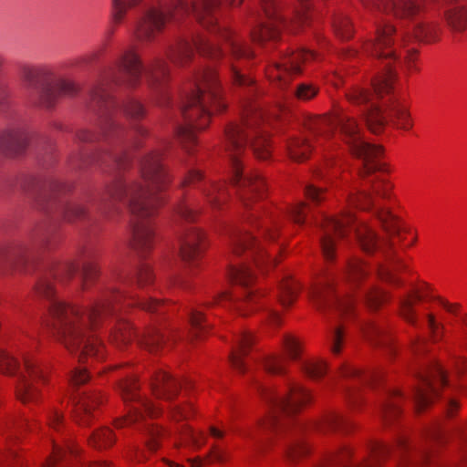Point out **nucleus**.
Masks as SVG:
<instances>
[{
  "label": "nucleus",
  "instance_id": "nucleus-1",
  "mask_svg": "<svg viewBox=\"0 0 467 467\" xmlns=\"http://www.w3.org/2000/svg\"><path fill=\"white\" fill-rule=\"evenodd\" d=\"M263 112L255 103L244 106L241 123L231 122L224 130L225 150L231 159V183L237 187V195L243 206L251 210L244 220L261 229L265 242L274 243L280 234L281 222L267 212L265 205L258 203L266 197L267 182L257 171L243 176L244 165L240 160L246 149L247 138L253 136L251 148L258 161L271 160L273 143L270 135L262 129Z\"/></svg>",
  "mask_w": 467,
  "mask_h": 467
},
{
  "label": "nucleus",
  "instance_id": "nucleus-2",
  "mask_svg": "<svg viewBox=\"0 0 467 467\" xmlns=\"http://www.w3.org/2000/svg\"><path fill=\"white\" fill-rule=\"evenodd\" d=\"M169 304L170 301L166 300L141 298L119 290H112L103 294L89 307L87 317L84 308L78 305L64 301L53 302L48 308L51 320L47 327L54 339L70 354H77L84 343L78 356L79 363H85L88 358L102 361L106 358V347L98 337L88 335V330H97L107 317L122 307L163 313Z\"/></svg>",
  "mask_w": 467,
  "mask_h": 467
},
{
  "label": "nucleus",
  "instance_id": "nucleus-3",
  "mask_svg": "<svg viewBox=\"0 0 467 467\" xmlns=\"http://www.w3.org/2000/svg\"><path fill=\"white\" fill-rule=\"evenodd\" d=\"M161 161V152H151L141 161L142 182H133L127 185L119 180L109 185L106 192L113 204L129 199V209L133 215L130 246L141 256H147L154 249L156 225L152 217L164 204V199L160 192L172 182V177Z\"/></svg>",
  "mask_w": 467,
  "mask_h": 467
},
{
  "label": "nucleus",
  "instance_id": "nucleus-4",
  "mask_svg": "<svg viewBox=\"0 0 467 467\" xmlns=\"http://www.w3.org/2000/svg\"><path fill=\"white\" fill-rule=\"evenodd\" d=\"M376 216L389 234V238H380L367 223L357 222L354 223L357 242L365 254L372 255L379 253L382 255L384 261L379 263L376 268L379 280L394 288H402L406 282L400 275L409 273L410 267L403 259L397 255L393 238L397 236L399 242L403 244L405 235H410L411 242L404 245L407 248L412 247L418 241L417 230L407 225L387 208L379 209Z\"/></svg>",
  "mask_w": 467,
  "mask_h": 467
},
{
  "label": "nucleus",
  "instance_id": "nucleus-5",
  "mask_svg": "<svg viewBox=\"0 0 467 467\" xmlns=\"http://www.w3.org/2000/svg\"><path fill=\"white\" fill-rule=\"evenodd\" d=\"M194 81L196 89L187 98L182 110L185 124L177 130V138L188 154H192L197 145L195 130H205L213 116L223 114L228 109L217 69L202 68L196 73Z\"/></svg>",
  "mask_w": 467,
  "mask_h": 467
},
{
  "label": "nucleus",
  "instance_id": "nucleus-6",
  "mask_svg": "<svg viewBox=\"0 0 467 467\" xmlns=\"http://www.w3.org/2000/svg\"><path fill=\"white\" fill-rule=\"evenodd\" d=\"M222 0H172L166 8L153 6L147 10L139 22L135 36L142 42H150L163 30L170 19H181L193 14L198 23L208 30H213L218 22L217 13Z\"/></svg>",
  "mask_w": 467,
  "mask_h": 467
},
{
  "label": "nucleus",
  "instance_id": "nucleus-7",
  "mask_svg": "<svg viewBox=\"0 0 467 467\" xmlns=\"http://www.w3.org/2000/svg\"><path fill=\"white\" fill-rule=\"evenodd\" d=\"M370 275L369 264L361 258L350 257L344 269L345 281L352 287L351 293L342 296L336 295L335 279L328 274L319 277L311 289V298L318 309L334 307L340 317L348 321L357 317V292Z\"/></svg>",
  "mask_w": 467,
  "mask_h": 467
},
{
  "label": "nucleus",
  "instance_id": "nucleus-8",
  "mask_svg": "<svg viewBox=\"0 0 467 467\" xmlns=\"http://www.w3.org/2000/svg\"><path fill=\"white\" fill-rule=\"evenodd\" d=\"M432 286L425 282L413 285L399 301V316L407 324L418 327L420 324L418 306L424 301L436 302L448 315L458 318L462 342L467 351V313L461 303L451 302L446 297L432 295ZM455 372L459 376H467V358H457L454 362Z\"/></svg>",
  "mask_w": 467,
  "mask_h": 467
},
{
  "label": "nucleus",
  "instance_id": "nucleus-9",
  "mask_svg": "<svg viewBox=\"0 0 467 467\" xmlns=\"http://www.w3.org/2000/svg\"><path fill=\"white\" fill-rule=\"evenodd\" d=\"M262 400L265 402L267 411L258 424L264 430L278 432L282 426V415L300 413L314 401L312 391L300 383L288 385L285 395H280L275 386H262L259 389Z\"/></svg>",
  "mask_w": 467,
  "mask_h": 467
},
{
  "label": "nucleus",
  "instance_id": "nucleus-10",
  "mask_svg": "<svg viewBox=\"0 0 467 467\" xmlns=\"http://www.w3.org/2000/svg\"><path fill=\"white\" fill-rule=\"evenodd\" d=\"M375 205L376 202L371 192L360 190L348 195L347 208L338 215L324 216L320 224L322 230L320 247L327 262H334L337 258V242L332 234L338 239L346 238L348 236L351 227L358 222L356 214L348 209L355 208L367 212Z\"/></svg>",
  "mask_w": 467,
  "mask_h": 467
},
{
  "label": "nucleus",
  "instance_id": "nucleus-11",
  "mask_svg": "<svg viewBox=\"0 0 467 467\" xmlns=\"http://www.w3.org/2000/svg\"><path fill=\"white\" fill-rule=\"evenodd\" d=\"M120 78L112 79L116 85L137 88L140 85L145 73L151 88H162L170 79V68L167 62L160 57L154 58L145 68L142 59L135 47L126 49L117 61Z\"/></svg>",
  "mask_w": 467,
  "mask_h": 467
},
{
  "label": "nucleus",
  "instance_id": "nucleus-12",
  "mask_svg": "<svg viewBox=\"0 0 467 467\" xmlns=\"http://www.w3.org/2000/svg\"><path fill=\"white\" fill-rule=\"evenodd\" d=\"M140 384L136 375H130L120 379L118 383V391L124 402H136L131 406L127 414L117 418L113 425L117 429H122L136 423L142 422L146 418L158 419L163 414V408L140 394Z\"/></svg>",
  "mask_w": 467,
  "mask_h": 467
},
{
  "label": "nucleus",
  "instance_id": "nucleus-13",
  "mask_svg": "<svg viewBox=\"0 0 467 467\" xmlns=\"http://www.w3.org/2000/svg\"><path fill=\"white\" fill-rule=\"evenodd\" d=\"M410 109V104L406 96H394L382 108L375 106L367 112V127L374 134L383 132L387 125L409 131L414 125Z\"/></svg>",
  "mask_w": 467,
  "mask_h": 467
},
{
  "label": "nucleus",
  "instance_id": "nucleus-14",
  "mask_svg": "<svg viewBox=\"0 0 467 467\" xmlns=\"http://www.w3.org/2000/svg\"><path fill=\"white\" fill-rule=\"evenodd\" d=\"M321 60L318 53L306 48H287L279 61L268 65L265 75L268 80L280 89L286 88L293 79L304 73L305 67Z\"/></svg>",
  "mask_w": 467,
  "mask_h": 467
},
{
  "label": "nucleus",
  "instance_id": "nucleus-15",
  "mask_svg": "<svg viewBox=\"0 0 467 467\" xmlns=\"http://www.w3.org/2000/svg\"><path fill=\"white\" fill-rule=\"evenodd\" d=\"M230 247L234 255L241 256L244 253L253 258L255 267L262 273L275 268L284 258L285 248L278 250L266 247L265 243L258 242L248 232L235 230L230 236Z\"/></svg>",
  "mask_w": 467,
  "mask_h": 467
},
{
  "label": "nucleus",
  "instance_id": "nucleus-16",
  "mask_svg": "<svg viewBox=\"0 0 467 467\" xmlns=\"http://www.w3.org/2000/svg\"><path fill=\"white\" fill-rule=\"evenodd\" d=\"M21 75L33 92L39 96V104L51 107L56 99L61 95H73L78 91L77 85L69 80L53 82L51 73L46 67L23 66Z\"/></svg>",
  "mask_w": 467,
  "mask_h": 467
},
{
  "label": "nucleus",
  "instance_id": "nucleus-17",
  "mask_svg": "<svg viewBox=\"0 0 467 467\" xmlns=\"http://www.w3.org/2000/svg\"><path fill=\"white\" fill-rule=\"evenodd\" d=\"M305 125L317 140L331 139L337 129L339 128L342 140L349 147L350 150L353 149L354 144L348 141L345 128L348 133L355 132L359 138L362 135L357 119L349 116L339 107L334 108L329 113L308 119Z\"/></svg>",
  "mask_w": 467,
  "mask_h": 467
},
{
  "label": "nucleus",
  "instance_id": "nucleus-18",
  "mask_svg": "<svg viewBox=\"0 0 467 467\" xmlns=\"http://www.w3.org/2000/svg\"><path fill=\"white\" fill-rule=\"evenodd\" d=\"M24 374H21L15 386V396L21 403L36 404L42 399L39 386L49 382L50 368L31 356H25Z\"/></svg>",
  "mask_w": 467,
  "mask_h": 467
},
{
  "label": "nucleus",
  "instance_id": "nucleus-19",
  "mask_svg": "<svg viewBox=\"0 0 467 467\" xmlns=\"http://www.w3.org/2000/svg\"><path fill=\"white\" fill-rule=\"evenodd\" d=\"M220 36L225 41L230 42L231 45L232 61L229 68V81L232 87L246 88L254 96L262 95L263 91L254 78L250 74L244 73L239 65L241 60H250L254 58V52L246 43L237 40L230 29H221Z\"/></svg>",
  "mask_w": 467,
  "mask_h": 467
},
{
  "label": "nucleus",
  "instance_id": "nucleus-20",
  "mask_svg": "<svg viewBox=\"0 0 467 467\" xmlns=\"http://www.w3.org/2000/svg\"><path fill=\"white\" fill-rule=\"evenodd\" d=\"M418 379L414 400L416 411L421 413L440 397L447 384V374L441 365L433 360L418 373Z\"/></svg>",
  "mask_w": 467,
  "mask_h": 467
},
{
  "label": "nucleus",
  "instance_id": "nucleus-21",
  "mask_svg": "<svg viewBox=\"0 0 467 467\" xmlns=\"http://www.w3.org/2000/svg\"><path fill=\"white\" fill-rule=\"evenodd\" d=\"M347 132V140L351 144H354L351 153L363 161L362 168L358 171L361 178H366L376 171L390 173L392 171L389 164L387 162L379 161L380 158L384 155V147L382 145L371 144L365 142L362 135L358 137L357 133Z\"/></svg>",
  "mask_w": 467,
  "mask_h": 467
},
{
  "label": "nucleus",
  "instance_id": "nucleus-22",
  "mask_svg": "<svg viewBox=\"0 0 467 467\" xmlns=\"http://www.w3.org/2000/svg\"><path fill=\"white\" fill-rule=\"evenodd\" d=\"M260 5L267 21L260 22L254 26L250 36L253 42L263 46L268 42H275L280 39L284 18L276 0H261Z\"/></svg>",
  "mask_w": 467,
  "mask_h": 467
},
{
  "label": "nucleus",
  "instance_id": "nucleus-23",
  "mask_svg": "<svg viewBox=\"0 0 467 467\" xmlns=\"http://www.w3.org/2000/svg\"><path fill=\"white\" fill-rule=\"evenodd\" d=\"M396 26L390 22L379 25L376 29L374 40H368L362 45V52L367 56L377 58H394L397 55L394 49Z\"/></svg>",
  "mask_w": 467,
  "mask_h": 467
},
{
  "label": "nucleus",
  "instance_id": "nucleus-24",
  "mask_svg": "<svg viewBox=\"0 0 467 467\" xmlns=\"http://www.w3.org/2000/svg\"><path fill=\"white\" fill-rule=\"evenodd\" d=\"M79 264L76 261L57 263L36 282V292L44 297L51 298L55 296L56 289L52 280L60 284H67L74 278L78 271Z\"/></svg>",
  "mask_w": 467,
  "mask_h": 467
},
{
  "label": "nucleus",
  "instance_id": "nucleus-25",
  "mask_svg": "<svg viewBox=\"0 0 467 467\" xmlns=\"http://www.w3.org/2000/svg\"><path fill=\"white\" fill-rule=\"evenodd\" d=\"M107 401V395L100 390H88L81 393L74 405L72 417L80 426H89L98 410Z\"/></svg>",
  "mask_w": 467,
  "mask_h": 467
},
{
  "label": "nucleus",
  "instance_id": "nucleus-26",
  "mask_svg": "<svg viewBox=\"0 0 467 467\" xmlns=\"http://www.w3.org/2000/svg\"><path fill=\"white\" fill-rule=\"evenodd\" d=\"M208 248L206 233L197 227L188 228L180 238L179 255L186 263L200 260Z\"/></svg>",
  "mask_w": 467,
  "mask_h": 467
},
{
  "label": "nucleus",
  "instance_id": "nucleus-27",
  "mask_svg": "<svg viewBox=\"0 0 467 467\" xmlns=\"http://www.w3.org/2000/svg\"><path fill=\"white\" fill-rule=\"evenodd\" d=\"M83 450L71 438L62 441L52 439V451L42 463V467H56L63 463V467H78V458L80 457Z\"/></svg>",
  "mask_w": 467,
  "mask_h": 467
},
{
  "label": "nucleus",
  "instance_id": "nucleus-28",
  "mask_svg": "<svg viewBox=\"0 0 467 467\" xmlns=\"http://www.w3.org/2000/svg\"><path fill=\"white\" fill-rule=\"evenodd\" d=\"M178 339V332L173 329L161 330L155 326H148L138 337V345L150 353L157 354L171 348Z\"/></svg>",
  "mask_w": 467,
  "mask_h": 467
},
{
  "label": "nucleus",
  "instance_id": "nucleus-29",
  "mask_svg": "<svg viewBox=\"0 0 467 467\" xmlns=\"http://www.w3.org/2000/svg\"><path fill=\"white\" fill-rule=\"evenodd\" d=\"M36 421H29L25 419H15L9 417L1 426L2 435L5 439V451L0 449V464H2L7 458V456L16 459L19 457L18 452L12 448L13 440H17V434L20 433L24 429L28 431L34 430Z\"/></svg>",
  "mask_w": 467,
  "mask_h": 467
},
{
  "label": "nucleus",
  "instance_id": "nucleus-30",
  "mask_svg": "<svg viewBox=\"0 0 467 467\" xmlns=\"http://www.w3.org/2000/svg\"><path fill=\"white\" fill-rule=\"evenodd\" d=\"M151 395L156 400L171 401L176 399L182 389L179 381L163 370H157L150 382Z\"/></svg>",
  "mask_w": 467,
  "mask_h": 467
},
{
  "label": "nucleus",
  "instance_id": "nucleus-31",
  "mask_svg": "<svg viewBox=\"0 0 467 467\" xmlns=\"http://www.w3.org/2000/svg\"><path fill=\"white\" fill-rule=\"evenodd\" d=\"M315 429L324 434L337 431L349 433L354 430V425L340 412L328 410L315 422Z\"/></svg>",
  "mask_w": 467,
  "mask_h": 467
},
{
  "label": "nucleus",
  "instance_id": "nucleus-32",
  "mask_svg": "<svg viewBox=\"0 0 467 467\" xmlns=\"http://www.w3.org/2000/svg\"><path fill=\"white\" fill-rule=\"evenodd\" d=\"M200 192L205 203L214 211L222 210L230 198L225 182H204L201 186Z\"/></svg>",
  "mask_w": 467,
  "mask_h": 467
},
{
  "label": "nucleus",
  "instance_id": "nucleus-33",
  "mask_svg": "<svg viewBox=\"0 0 467 467\" xmlns=\"http://www.w3.org/2000/svg\"><path fill=\"white\" fill-rule=\"evenodd\" d=\"M137 337L134 325L127 319H119L110 329L109 342L119 350H126Z\"/></svg>",
  "mask_w": 467,
  "mask_h": 467
},
{
  "label": "nucleus",
  "instance_id": "nucleus-34",
  "mask_svg": "<svg viewBox=\"0 0 467 467\" xmlns=\"http://www.w3.org/2000/svg\"><path fill=\"white\" fill-rule=\"evenodd\" d=\"M441 34V26L435 22L417 23L412 30V35L404 34L401 41L404 45L410 43L412 39L424 44H432L439 41Z\"/></svg>",
  "mask_w": 467,
  "mask_h": 467
},
{
  "label": "nucleus",
  "instance_id": "nucleus-35",
  "mask_svg": "<svg viewBox=\"0 0 467 467\" xmlns=\"http://www.w3.org/2000/svg\"><path fill=\"white\" fill-rule=\"evenodd\" d=\"M254 344L255 337L252 333L244 331L239 336L237 346L230 355V362L233 368L241 374L246 371L244 358L248 356Z\"/></svg>",
  "mask_w": 467,
  "mask_h": 467
},
{
  "label": "nucleus",
  "instance_id": "nucleus-36",
  "mask_svg": "<svg viewBox=\"0 0 467 467\" xmlns=\"http://www.w3.org/2000/svg\"><path fill=\"white\" fill-rule=\"evenodd\" d=\"M360 331L365 340L376 347L389 348L393 351V337L385 329L379 327L372 321H367L361 325Z\"/></svg>",
  "mask_w": 467,
  "mask_h": 467
},
{
  "label": "nucleus",
  "instance_id": "nucleus-37",
  "mask_svg": "<svg viewBox=\"0 0 467 467\" xmlns=\"http://www.w3.org/2000/svg\"><path fill=\"white\" fill-rule=\"evenodd\" d=\"M312 453V448L305 438L292 440L285 447V461L290 466H297Z\"/></svg>",
  "mask_w": 467,
  "mask_h": 467
},
{
  "label": "nucleus",
  "instance_id": "nucleus-38",
  "mask_svg": "<svg viewBox=\"0 0 467 467\" xmlns=\"http://www.w3.org/2000/svg\"><path fill=\"white\" fill-rule=\"evenodd\" d=\"M302 290L300 283L292 275H285L278 284L277 298L284 307L291 306L298 298Z\"/></svg>",
  "mask_w": 467,
  "mask_h": 467
},
{
  "label": "nucleus",
  "instance_id": "nucleus-39",
  "mask_svg": "<svg viewBox=\"0 0 467 467\" xmlns=\"http://www.w3.org/2000/svg\"><path fill=\"white\" fill-rule=\"evenodd\" d=\"M207 441V436L202 431H196L190 425H183L179 431V440L175 448H188L192 451H200Z\"/></svg>",
  "mask_w": 467,
  "mask_h": 467
},
{
  "label": "nucleus",
  "instance_id": "nucleus-40",
  "mask_svg": "<svg viewBox=\"0 0 467 467\" xmlns=\"http://www.w3.org/2000/svg\"><path fill=\"white\" fill-rule=\"evenodd\" d=\"M422 321L432 343H439L444 339L446 327L442 320V316L435 311V309L428 308L422 316Z\"/></svg>",
  "mask_w": 467,
  "mask_h": 467
},
{
  "label": "nucleus",
  "instance_id": "nucleus-41",
  "mask_svg": "<svg viewBox=\"0 0 467 467\" xmlns=\"http://www.w3.org/2000/svg\"><path fill=\"white\" fill-rule=\"evenodd\" d=\"M312 150V144L302 135L292 136L287 140L286 151L293 161L303 162L308 160Z\"/></svg>",
  "mask_w": 467,
  "mask_h": 467
},
{
  "label": "nucleus",
  "instance_id": "nucleus-42",
  "mask_svg": "<svg viewBox=\"0 0 467 467\" xmlns=\"http://www.w3.org/2000/svg\"><path fill=\"white\" fill-rule=\"evenodd\" d=\"M392 300L389 291L378 285H370L364 293L363 301L368 310L377 312Z\"/></svg>",
  "mask_w": 467,
  "mask_h": 467
},
{
  "label": "nucleus",
  "instance_id": "nucleus-43",
  "mask_svg": "<svg viewBox=\"0 0 467 467\" xmlns=\"http://www.w3.org/2000/svg\"><path fill=\"white\" fill-rule=\"evenodd\" d=\"M166 56L175 66H187L192 61L194 57L192 45L186 39H181L168 49Z\"/></svg>",
  "mask_w": 467,
  "mask_h": 467
},
{
  "label": "nucleus",
  "instance_id": "nucleus-44",
  "mask_svg": "<svg viewBox=\"0 0 467 467\" xmlns=\"http://www.w3.org/2000/svg\"><path fill=\"white\" fill-rule=\"evenodd\" d=\"M6 261L11 265L14 273H26L30 262L29 249L24 244H16L6 252Z\"/></svg>",
  "mask_w": 467,
  "mask_h": 467
},
{
  "label": "nucleus",
  "instance_id": "nucleus-45",
  "mask_svg": "<svg viewBox=\"0 0 467 467\" xmlns=\"http://www.w3.org/2000/svg\"><path fill=\"white\" fill-rule=\"evenodd\" d=\"M401 401L402 394L399 389L389 392L380 412L381 420L384 425H390L401 415Z\"/></svg>",
  "mask_w": 467,
  "mask_h": 467
},
{
  "label": "nucleus",
  "instance_id": "nucleus-46",
  "mask_svg": "<svg viewBox=\"0 0 467 467\" xmlns=\"http://www.w3.org/2000/svg\"><path fill=\"white\" fill-rule=\"evenodd\" d=\"M117 441V436L112 429L107 426L98 428L88 438V445L98 451L112 448Z\"/></svg>",
  "mask_w": 467,
  "mask_h": 467
},
{
  "label": "nucleus",
  "instance_id": "nucleus-47",
  "mask_svg": "<svg viewBox=\"0 0 467 467\" xmlns=\"http://www.w3.org/2000/svg\"><path fill=\"white\" fill-rule=\"evenodd\" d=\"M266 296L265 290L257 289L248 292L244 298L234 302L240 316L248 317L258 311L260 301Z\"/></svg>",
  "mask_w": 467,
  "mask_h": 467
},
{
  "label": "nucleus",
  "instance_id": "nucleus-48",
  "mask_svg": "<svg viewBox=\"0 0 467 467\" xmlns=\"http://www.w3.org/2000/svg\"><path fill=\"white\" fill-rule=\"evenodd\" d=\"M444 21L453 32L462 33L467 30V7L456 5L444 11Z\"/></svg>",
  "mask_w": 467,
  "mask_h": 467
},
{
  "label": "nucleus",
  "instance_id": "nucleus-49",
  "mask_svg": "<svg viewBox=\"0 0 467 467\" xmlns=\"http://www.w3.org/2000/svg\"><path fill=\"white\" fill-rule=\"evenodd\" d=\"M338 374L343 379L358 380L371 386H374L378 378L380 377L379 372H365L360 368L349 363L343 364L338 369Z\"/></svg>",
  "mask_w": 467,
  "mask_h": 467
},
{
  "label": "nucleus",
  "instance_id": "nucleus-50",
  "mask_svg": "<svg viewBox=\"0 0 467 467\" xmlns=\"http://www.w3.org/2000/svg\"><path fill=\"white\" fill-rule=\"evenodd\" d=\"M281 346L286 361L301 360L304 353V342L300 337L291 333H285L283 335Z\"/></svg>",
  "mask_w": 467,
  "mask_h": 467
},
{
  "label": "nucleus",
  "instance_id": "nucleus-51",
  "mask_svg": "<svg viewBox=\"0 0 467 467\" xmlns=\"http://www.w3.org/2000/svg\"><path fill=\"white\" fill-rule=\"evenodd\" d=\"M397 78L398 75L394 68L391 67H386L371 81L375 93L380 97L389 93L393 89V85Z\"/></svg>",
  "mask_w": 467,
  "mask_h": 467
},
{
  "label": "nucleus",
  "instance_id": "nucleus-52",
  "mask_svg": "<svg viewBox=\"0 0 467 467\" xmlns=\"http://www.w3.org/2000/svg\"><path fill=\"white\" fill-rule=\"evenodd\" d=\"M147 440L145 446L150 452H156L161 449L162 441L171 436L167 428L159 424H150L146 428Z\"/></svg>",
  "mask_w": 467,
  "mask_h": 467
},
{
  "label": "nucleus",
  "instance_id": "nucleus-53",
  "mask_svg": "<svg viewBox=\"0 0 467 467\" xmlns=\"http://www.w3.org/2000/svg\"><path fill=\"white\" fill-rule=\"evenodd\" d=\"M424 438L427 445L433 451L444 448L451 441V435L439 425H432L425 431Z\"/></svg>",
  "mask_w": 467,
  "mask_h": 467
},
{
  "label": "nucleus",
  "instance_id": "nucleus-54",
  "mask_svg": "<svg viewBox=\"0 0 467 467\" xmlns=\"http://www.w3.org/2000/svg\"><path fill=\"white\" fill-rule=\"evenodd\" d=\"M191 329L189 337L192 342L201 341L205 338L210 330L204 315L201 311H192L190 317Z\"/></svg>",
  "mask_w": 467,
  "mask_h": 467
},
{
  "label": "nucleus",
  "instance_id": "nucleus-55",
  "mask_svg": "<svg viewBox=\"0 0 467 467\" xmlns=\"http://www.w3.org/2000/svg\"><path fill=\"white\" fill-rule=\"evenodd\" d=\"M300 3V8L295 13L291 20V31L297 33L302 28L310 25L312 19L311 0H297Z\"/></svg>",
  "mask_w": 467,
  "mask_h": 467
},
{
  "label": "nucleus",
  "instance_id": "nucleus-56",
  "mask_svg": "<svg viewBox=\"0 0 467 467\" xmlns=\"http://www.w3.org/2000/svg\"><path fill=\"white\" fill-rule=\"evenodd\" d=\"M328 370V364L325 359L312 358L302 364L303 373L312 380L323 379Z\"/></svg>",
  "mask_w": 467,
  "mask_h": 467
},
{
  "label": "nucleus",
  "instance_id": "nucleus-57",
  "mask_svg": "<svg viewBox=\"0 0 467 467\" xmlns=\"http://www.w3.org/2000/svg\"><path fill=\"white\" fill-rule=\"evenodd\" d=\"M142 0H112V26L111 34L116 26L124 20L129 10L139 5Z\"/></svg>",
  "mask_w": 467,
  "mask_h": 467
},
{
  "label": "nucleus",
  "instance_id": "nucleus-58",
  "mask_svg": "<svg viewBox=\"0 0 467 467\" xmlns=\"http://www.w3.org/2000/svg\"><path fill=\"white\" fill-rule=\"evenodd\" d=\"M348 338V330L344 325L337 326L330 333L327 338V347L334 356H339L346 344Z\"/></svg>",
  "mask_w": 467,
  "mask_h": 467
},
{
  "label": "nucleus",
  "instance_id": "nucleus-59",
  "mask_svg": "<svg viewBox=\"0 0 467 467\" xmlns=\"http://www.w3.org/2000/svg\"><path fill=\"white\" fill-rule=\"evenodd\" d=\"M192 43L197 52L205 57L217 60L223 57V51L220 47L211 43L205 36L198 35L192 39Z\"/></svg>",
  "mask_w": 467,
  "mask_h": 467
},
{
  "label": "nucleus",
  "instance_id": "nucleus-60",
  "mask_svg": "<svg viewBox=\"0 0 467 467\" xmlns=\"http://www.w3.org/2000/svg\"><path fill=\"white\" fill-rule=\"evenodd\" d=\"M229 276L232 282L243 287L252 286L256 280V276L252 273L251 268L244 264L231 267Z\"/></svg>",
  "mask_w": 467,
  "mask_h": 467
},
{
  "label": "nucleus",
  "instance_id": "nucleus-61",
  "mask_svg": "<svg viewBox=\"0 0 467 467\" xmlns=\"http://www.w3.org/2000/svg\"><path fill=\"white\" fill-rule=\"evenodd\" d=\"M310 212V204L306 202H297L286 206L285 214L295 224L303 226L306 223Z\"/></svg>",
  "mask_w": 467,
  "mask_h": 467
},
{
  "label": "nucleus",
  "instance_id": "nucleus-62",
  "mask_svg": "<svg viewBox=\"0 0 467 467\" xmlns=\"http://www.w3.org/2000/svg\"><path fill=\"white\" fill-rule=\"evenodd\" d=\"M265 370L272 375L284 376L288 372L287 361L277 354H269L263 360Z\"/></svg>",
  "mask_w": 467,
  "mask_h": 467
},
{
  "label": "nucleus",
  "instance_id": "nucleus-63",
  "mask_svg": "<svg viewBox=\"0 0 467 467\" xmlns=\"http://www.w3.org/2000/svg\"><path fill=\"white\" fill-rule=\"evenodd\" d=\"M394 183L389 179L377 177L370 185V192L374 199L390 200L394 194Z\"/></svg>",
  "mask_w": 467,
  "mask_h": 467
},
{
  "label": "nucleus",
  "instance_id": "nucleus-64",
  "mask_svg": "<svg viewBox=\"0 0 467 467\" xmlns=\"http://www.w3.org/2000/svg\"><path fill=\"white\" fill-rule=\"evenodd\" d=\"M335 35L342 40H349L354 36V28L350 19L342 14L334 16L332 23Z\"/></svg>",
  "mask_w": 467,
  "mask_h": 467
}]
</instances>
